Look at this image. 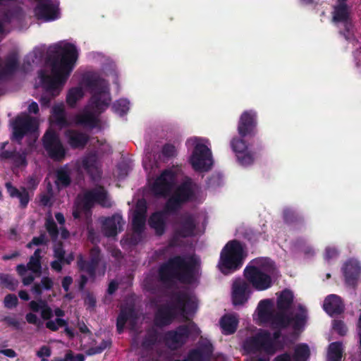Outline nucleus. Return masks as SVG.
Returning <instances> with one entry per match:
<instances>
[{"label":"nucleus","mask_w":361,"mask_h":361,"mask_svg":"<svg viewBox=\"0 0 361 361\" xmlns=\"http://www.w3.org/2000/svg\"><path fill=\"white\" fill-rule=\"evenodd\" d=\"M78 57V50L73 44H67L63 47L57 46L51 51L47 63L50 65L51 75L43 69L38 73L42 87L44 90L39 99L42 107H49L51 100L59 94L61 87L71 75Z\"/></svg>","instance_id":"nucleus-1"},{"label":"nucleus","mask_w":361,"mask_h":361,"mask_svg":"<svg viewBox=\"0 0 361 361\" xmlns=\"http://www.w3.org/2000/svg\"><path fill=\"white\" fill-rule=\"evenodd\" d=\"M85 82L92 93L88 105L91 110L85 109L76 115L75 123L94 129L99 126V116L109 106L111 99L107 83L103 78L92 74L86 77Z\"/></svg>","instance_id":"nucleus-2"},{"label":"nucleus","mask_w":361,"mask_h":361,"mask_svg":"<svg viewBox=\"0 0 361 361\" xmlns=\"http://www.w3.org/2000/svg\"><path fill=\"white\" fill-rule=\"evenodd\" d=\"M197 261L192 256L175 255L162 263L158 269L159 281L172 288L176 281L192 284L196 279Z\"/></svg>","instance_id":"nucleus-3"},{"label":"nucleus","mask_w":361,"mask_h":361,"mask_svg":"<svg viewBox=\"0 0 361 361\" xmlns=\"http://www.w3.org/2000/svg\"><path fill=\"white\" fill-rule=\"evenodd\" d=\"M170 303L158 306L154 316L153 324L155 327L164 328L169 326L176 318L178 314L185 317L195 312L197 304L189 293L176 290L170 293Z\"/></svg>","instance_id":"nucleus-4"},{"label":"nucleus","mask_w":361,"mask_h":361,"mask_svg":"<svg viewBox=\"0 0 361 361\" xmlns=\"http://www.w3.org/2000/svg\"><path fill=\"white\" fill-rule=\"evenodd\" d=\"M242 348L249 355L272 356L277 353L276 343L271 338V332L265 329H259L247 337L243 341Z\"/></svg>","instance_id":"nucleus-5"},{"label":"nucleus","mask_w":361,"mask_h":361,"mask_svg":"<svg viewBox=\"0 0 361 361\" xmlns=\"http://www.w3.org/2000/svg\"><path fill=\"white\" fill-rule=\"evenodd\" d=\"M257 311L259 322L269 325L271 329L283 330L290 325V315L287 312L273 310L270 299L260 300Z\"/></svg>","instance_id":"nucleus-6"},{"label":"nucleus","mask_w":361,"mask_h":361,"mask_svg":"<svg viewBox=\"0 0 361 361\" xmlns=\"http://www.w3.org/2000/svg\"><path fill=\"white\" fill-rule=\"evenodd\" d=\"M244 249L238 240L228 241L221 250L219 268L222 273L228 274L239 269L243 263Z\"/></svg>","instance_id":"nucleus-7"},{"label":"nucleus","mask_w":361,"mask_h":361,"mask_svg":"<svg viewBox=\"0 0 361 361\" xmlns=\"http://www.w3.org/2000/svg\"><path fill=\"white\" fill-rule=\"evenodd\" d=\"M195 184L191 178H188L182 182L176 189L173 194L167 200L164 212L169 214L177 213L182 206L195 197Z\"/></svg>","instance_id":"nucleus-8"},{"label":"nucleus","mask_w":361,"mask_h":361,"mask_svg":"<svg viewBox=\"0 0 361 361\" xmlns=\"http://www.w3.org/2000/svg\"><path fill=\"white\" fill-rule=\"evenodd\" d=\"M96 204L104 208H110L112 206L108 192L102 185L87 190L83 194L81 199V209L87 219L91 217L92 209Z\"/></svg>","instance_id":"nucleus-9"},{"label":"nucleus","mask_w":361,"mask_h":361,"mask_svg":"<svg viewBox=\"0 0 361 361\" xmlns=\"http://www.w3.org/2000/svg\"><path fill=\"white\" fill-rule=\"evenodd\" d=\"M197 326L192 325L181 324L175 329L169 330L161 336V342L164 345L172 351L180 349L188 341V338L195 331Z\"/></svg>","instance_id":"nucleus-10"},{"label":"nucleus","mask_w":361,"mask_h":361,"mask_svg":"<svg viewBox=\"0 0 361 361\" xmlns=\"http://www.w3.org/2000/svg\"><path fill=\"white\" fill-rule=\"evenodd\" d=\"M194 149L190 157V163L196 171H208L213 165L212 154L210 149L195 137L193 140Z\"/></svg>","instance_id":"nucleus-11"},{"label":"nucleus","mask_w":361,"mask_h":361,"mask_svg":"<svg viewBox=\"0 0 361 361\" xmlns=\"http://www.w3.org/2000/svg\"><path fill=\"white\" fill-rule=\"evenodd\" d=\"M42 141L45 151L51 159L56 161H61L64 159L66 151L59 134L54 130L51 128L47 130Z\"/></svg>","instance_id":"nucleus-12"},{"label":"nucleus","mask_w":361,"mask_h":361,"mask_svg":"<svg viewBox=\"0 0 361 361\" xmlns=\"http://www.w3.org/2000/svg\"><path fill=\"white\" fill-rule=\"evenodd\" d=\"M176 180L175 172L170 169H164L152 183L150 190L157 197H166L171 193Z\"/></svg>","instance_id":"nucleus-13"},{"label":"nucleus","mask_w":361,"mask_h":361,"mask_svg":"<svg viewBox=\"0 0 361 361\" xmlns=\"http://www.w3.org/2000/svg\"><path fill=\"white\" fill-rule=\"evenodd\" d=\"M13 133L11 139L20 143L25 135L36 132L38 123L30 116H18L12 122Z\"/></svg>","instance_id":"nucleus-14"},{"label":"nucleus","mask_w":361,"mask_h":361,"mask_svg":"<svg viewBox=\"0 0 361 361\" xmlns=\"http://www.w3.org/2000/svg\"><path fill=\"white\" fill-rule=\"evenodd\" d=\"M102 255L98 246H94L90 250L89 259H85L82 255L77 257V267L80 271L85 272L90 279L94 281L96 279V271L102 261Z\"/></svg>","instance_id":"nucleus-15"},{"label":"nucleus","mask_w":361,"mask_h":361,"mask_svg":"<svg viewBox=\"0 0 361 361\" xmlns=\"http://www.w3.org/2000/svg\"><path fill=\"white\" fill-rule=\"evenodd\" d=\"M244 276L247 281L257 290H264L272 286L271 276L255 266H247Z\"/></svg>","instance_id":"nucleus-16"},{"label":"nucleus","mask_w":361,"mask_h":361,"mask_svg":"<svg viewBox=\"0 0 361 361\" xmlns=\"http://www.w3.org/2000/svg\"><path fill=\"white\" fill-rule=\"evenodd\" d=\"M257 114L252 110L245 111L240 116L238 132L240 137H253L257 133Z\"/></svg>","instance_id":"nucleus-17"},{"label":"nucleus","mask_w":361,"mask_h":361,"mask_svg":"<svg viewBox=\"0 0 361 361\" xmlns=\"http://www.w3.org/2000/svg\"><path fill=\"white\" fill-rule=\"evenodd\" d=\"M243 138L233 137L231 141V147L239 164L247 166L253 164L255 158L253 154L248 150V146Z\"/></svg>","instance_id":"nucleus-18"},{"label":"nucleus","mask_w":361,"mask_h":361,"mask_svg":"<svg viewBox=\"0 0 361 361\" xmlns=\"http://www.w3.org/2000/svg\"><path fill=\"white\" fill-rule=\"evenodd\" d=\"M251 293L249 283L243 279L235 280L232 285L231 299L234 306L243 305L247 302Z\"/></svg>","instance_id":"nucleus-19"},{"label":"nucleus","mask_w":361,"mask_h":361,"mask_svg":"<svg viewBox=\"0 0 361 361\" xmlns=\"http://www.w3.org/2000/svg\"><path fill=\"white\" fill-rule=\"evenodd\" d=\"M175 235L180 238L192 237L195 235L197 222L194 216L189 213L181 214L177 221Z\"/></svg>","instance_id":"nucleus-20"},{"label":"nucleus","mask_w":361,"mask_h":361,"mask_svg":"<svg viewBox=\"0 0 361 361\" xmlns=\"http://www.w3.org/2000/svg\"><path fill=\"white\" fill-rule=\"evenodd\" d=\"M27 152L26 149L17 151L16 149L11 151H5L1 154L2 161H9L12 166V170L25 168L27 166Z\"/></svg>","instance_id":"nucleus-21"},{"label":"nucleus","mask_w":361,"mask_h":361,"mask_svg":"<svg viewBox=\"0 0 361 361\" xmlns=\"http://www.w3.org/2000/svg\"><path fill=\"white\" fill-rule=\"evenodd\" d=\"M342 269L345 283L349 286L355 287L361 274V267L359 262L350 259L345 263Z\"/></svg>","instance_id":"nucleus-22"},{"label":"nucleus","mask_w":361,"mask_h":361,"mask_svg":"<svg viewBox=\"0 0 361 361\" xmlns=\"http://www.w3.org/2000/svg\"><path fill=\"white\" fill-rule=\"evenodd\" d=\"M64 135L72 149H83L90 140L87 134L77 130L68 129L66 130Z\"/></svg>","instance_id":"nucleus-23"},{"label":"nucleus","mask_w":361,"mask_h":361,"mask_svg":"<svg viewBox=\"0 0 361 361\" xmlns=\"http://www.w3.org/2000/svg\"><path fill=\"white\" fill-rule=\"evenodd\" d=\"M123 220L120 214H115L107 217L102 223L104 234L107 237H114L117 235L118 231H121Z\"/></svg>","instance_id":"nucleus-24"},{"label":"nucleus","mask_w":361,"mask_h":361,"mask_svg":"<svg viewBox=\"0 0 361 361\" xmlns=\"http://www.w3.org/2000/svg\"><path fill=\"white\" fill-rule=\"evenodd\" d=\"M19 68L18 56L16 53L9 54L5 58L3 67L0 68V82L12 76Z\"/></svg>","instance_id":"nucleus-25"},{"label":"nucleus","mask_w":361,"mask_h":361,"mask_svg":"<svg viewBox=\"0 0 361 361\" xmlns=\"http://www.w3.org/2000/svg\"><path fill=\"white\" fill-rule=\"evenodd\" d=\"M324 310L330 316L341 314L344 310V306L341 298L334 294L328 295L323 304Z\"/></svg>","instance_id":"nucleus-26"},{"label":"nucleus","mask_w":361,"mask_h":361,"mask_svg":"<svg viewBox=\"0 0 361 361\" xmlns=\"http://www.w3.org/2000/svg\"><path fill=\"white\" fill-rule=\"evenodd\" d=\"M5 187L11 197L19 200V207L21 209H25L27 207L30 197L26 188L20 187V189H18L11 182L6 183Z\"/></svg>","instance_id":"nucleus-27"},{"label":"nucleus","mask_w":361,"mask_h":361,"mask_svg":"<svg viewBox=\"0 0 361 361\" xmlns=\"http://www.w3.org/2000/svg\"><path fill=\"white\" fill-rule=\"evenodd\" d=\"M161 336L156 328L148 329L141 342V347L146 351L152 350L156 344L161 341Z\"/></svg>","instance_id":"nucleus-28"},{"label":"nucleus","mask_w":361,"mask_h":361,"mask_svg":"<svg viewBox=\"0 0 361 361\" xmlns=\"http://www.w3.org/2000/svg\"><path fill=\"white\" fill-rule=\"evenodd\" d=\"M82 166L91 179L97 180L100 177V171L97 166V157L95 154L85 157L82 161Z\"/></svg>","instance_id":"nucleus-29"},{"label":"nucleus","mask_w":361,"mask_h":361,"mask_svg":"<svg viewBox=\"0 0 361 361\" xmlns=\"http://www.w3.org/2000/svg\"><path fill=\"white\" fill-rule=\"evenodd\" d=\"M164 212H156L149 218L148 224L149 226L155 231L157 235H162L166 231V218Z\"/></svg>","instance_id":"nucleus-30"},{"label":"nucleus","mask_w":361,"mask_h":361,"mask_svg":"<svg viewBox=\"0 0 361 361\" xmlns=\"http://www.w3.org/2000/svg\"><path fill=\"white\" fill-rule=\"evenodd\" d=\"M51 122L60 128L69 126L63 104L54 105L51 109Z\"/></svg>","instance_id":"nucleus-31"},{"label":"nucleus","mask_w":361,"mask_h":361,"mask_svg":"<svg viewBox=\"0 0 361 361\" xmlns=\"http://www.w3.org/2000/svg\"><path fill=\"white\" fill-rule=\"evenodd\" d=\"M213 354V346L211 343H205L196 349L190 351V357L192 361H210Z\"/></svg>","instance_id":"nucleus-32"},{"label":"nucleus","mask_w":361,"mask_h":361,"mask_svg":"<svg viewBox=\"0 0 361 361\" xmlns=\"http://www.w3.org/2000/svg\"><path fill=\"white\" fill-rule=\"evenodd\" d=\"M332 20L334 23H343V24L352 22L350 8L348 4H338L334 7Z\"/></svg>","instance_id":"nucleus-33"},{"label":"nucleus","mask_w":361,"mask_h":361,"mask_svg":"<svg viewBox=\"0 0 361 361\" xmlns=\"http://www.w3.org/2000/svg\"><path fill=\"white\" fill-rule=\"evenodd\" d=\"M293 300V293L290 290L285 288L278 295L276 299V309L278 310L288 312L292 307Z\"/></svg>","instance_id":"nucleus-34"},{"label":"nucleus","mask_w":361,"mask_h":361,"mask_svg":"<svg viewBox=\"0 0 361 361\" xmlns=\"http://www.w3.org/2000/svg\"><path fill=\"white\" fill-rule=\"evenodd\" d=\"M219 324L223 334L231 335L237 330L238 320L233 315L225 314L221 318Z\"/></svg>","instance_id":"nucleus-35"},{"label":"nucleus","mask_w":361,"mask_h":361,"mask_svg":"<svg viewBox=\"0 0 361 361\" xmlns=\"http://www.w3.org/2000/svg\"><path fill=\"white\" fill-rule=\"evenodd\" d=\"M71 183V171L66 166H62L56 171L55 185L59 190L68 187Z\"/></svg>","instance_id":"nucleus-36"},{"label":"nucleus","mask_w":361,"mask_h":361,"mask_svg":"<svg viewBox=\"0 0 361 361\" xmlns=\"http://www.w3.org/2000/svg\"><path fill=\"white\" fill-rule=\"evenodd\" d=\"M343 357V345L341 342H333L329 346L327 361H341Z\"/></svg>","instance_id":"nucleus-37"},{"label":"nucleus","mask_w":361,"mask_h":361,"mask_svg":"<svg viewBox=\"0 0 361 361\" xmlns=\"http://www.w3.org/2000/svg\"><path fill=\"white\" fill-rule=\"evenodd\" d=\"M299 312L296 313L293 317L290 315V324H293V328L295 330L301 329L305 324L307 319V311L305 308L299 305Z\"/></svg>","instance_id":"nucleus-38"},{"label":"nucleus","mask_w":361,"mask_h":361,"mask_svg":"<svg viewBox=\"0 0 361 361\" xmlns=\"http://www.w3.org/2000/svg\"><path fill=\"white\" fill-rule=\"evenodd\" d=\"M134 315L133 309L121 310L116 319V329L118 334H121L127 321Z\"/></svg>","instance_id":"nucleus-39"},{"label":"nucleus","mask_w":361,"mask_h":361,"mask_svg":"<svg viewBox=\"0 0 361 361\" xmlns=\"http://www.w3.org/2000/svg\"><path fill=\"white\" fill-rule=\"evenodd\" d=\"M310 355L309 346L305 343H302L296 346L293 357L295 361H306Z\"/></svg>","instance_id":"nucleus-40"},{"label":"nucleus","mask_w":361,"mask_h":361,"mask_svg":"<svg viewBox=\"0 0 361 361\" xmlns=\"http://www.w3.org/2000/svg\"><path fill=\"white\" fill-rule=\"evenodd\" d=\"M18 285V281L11 275L0 273V286L10 290H15Z\"/></svg>","instance_id":"nucleus-41"},{"label":"nucleus","mask_w":361,"mask_h":361,"mask_svg":"<svg viewBox=\"0 0 361 361\" xmlns=\"http://www.w3.org/2000/svg\"><path fill=\"white\" fill-rule=\"evenodd\" d=\"M146 222V216L140 214H133L132 219V229L135 233L141 234L144 229Z\"/></svg>","instance_id":"nucleus-42"},{"label":"nucleus","mask_w":361,"mask_h":361,"mask_svg":"<svg viewBox=\"0 0 361 361\" xmlns=\"http://www.w3.org/2000/svg\"><path fill=\"white\" fill-rule=\"evenodd\" d=\"M82 95L83 92L80 87L71 88L68 92L66 102L71 107H74Z\"/></svg>","instance_id":"nucleus-43"},{"label":"nucleus","mask_w":361,"mask_h":361,"mask_svg":"<svg viewBox=\"0 0 361 361\" xmlns=\"http://www.w3.org/2000/svg\"><path fill=\"white\" fill-rule=\"evenodd\" d=\"M283 220L286 224L302 222L303 218L295 211L290 209H286L283 212Z\"/></svg>","instance_id":"nucleus-44"},{"label":"nucleus","mask_w":361,"mask_h":361,"mask_svg":"<svg viewBox=\"0 0 361 361\" xmlns=\"http://www.w3.org/2000/svg\"><path fill=\"white\" fill-rule=\"evenodd\" d=\"M45 228L49 233L51 239L56 241L59 237V229L56 224L52 218H47L45 221Z\"/></svg>","instance_id":"nucleus-45"},{"label":"nucleus","mask_w":361,"mask_h":361,"mask_svg":"<svg viewBox=\"0 0 361 361\" xmlns=\"http://www.w3.org/2000/svg\"><path fill=\"white\" fill-rule=\"evenodd\" d=\"M344 25V30L339 31V34L344 37V38L348 42H353L355 40L353 29V24L352 22L347 23Z\"/></svg>","instance_id":"nucleus-46"},{"label":"nucleus","mask_w":361,"mask_h":361,"mask_svg":"<svg viewBox=\"0 0 361 361\" xmlns=\"http://www.w3.org/2000/svg\"><path fill=\"white\" fill-rule=\"evenodd\" d=\"M28 270L35 274L37 276H40L42 274V263L39 259H35L33 257H30L27 264Z\"/></svg>","instance_id":"nucleus-47"},{"label":"nucleus","mask_w":361,"mask_h":361,"mask_svg":"<svg viewBox=\"0 0 361 361\" xmlns=\"http://www.w3.org/2000/svg\"><path fill=\"white\" fill-rule=\"evenodd\" d=\"M113 108L120 116H123L129 109L128 102L126 99H119L114 104Z\"/></svg>","instance_id":"nucleus-48"},{"label":"nucleus","mask_w":361,"mask_h":361,"mask_svg":"<svg viewBox=\"0 0 361 361\" xmlns=\"http://www.w3.org/2000/svg\"><path fill=\"white\" fill-rule=\"evenodd\" d=\"M18 304V300L14 294H7L4 300V307L7 309H13Z\"/></svg>","instance_id":"nucleus-49"},{"label":"nucleus","mask_w":361,"mask_h":361,"mask_svg":"<svg viewBox=\"0 0 361 361\" xmlns=\"http://www.w3.org/2000/svg\"><path fill=\"white\" fill-rule=\"evenodd\" d=\"M161 152L163 156L166 158L174 157L177 154L176 147L169 143H166L162 147Z\"/></svg>","instance_id":"nucleus-50"},{"label":"nucleus","mask_w":361,"mask_h":361,"mask_svg":"<svg viewBox=\"0 0 361 361\" xmlns=\"http://www.w3.org/2000/svg\"><path fill=\"white\" fill-rule=\"evenodd\" d=\"M147 210V202H146L145 200H144V199L139 200L136 203L135 209L133 212V214H137V215L140 214L142 216H146Z\"/></svg>","instance_id":"nucleus-51"},{"label":"nucleus","mask_w":361,"mask_h":361,"mask_svg":"<svg viewBox=\"0 0 361 361\" xmlns=\"http://www.w3.org/2000/svg\"><path fill=\"white\" fill-rule=\"evenodd\" d=\"M333 328L341 336H345L348 331L347 326L341 320H335Z\"/></svg>","instance_id":"nucleus-52"},{"label":"nucleus","mask_w":361,"mask_h":361,"mask_svg":"<svg viewBox=\"0 0 361 361\" xmlns=\"http://www.w3.org/2000/svg\"><path fill=\"white\" fill-rule=\"evenodd\" d=\"M65 250L61 242L58 243L54 247V257L59 260H63L65 257Z\"/></svg>","instance_id":"nucleus-53"},{"label":"nucleus","mask_w":361,"mask_h":361,"mask_svg":"<svg viewBox=\"0 0 361 361\" xmlns=\"http://www.w3.org/2000/svg\"><path fill=\"white\" fill-rule=\"evenodd\" d=\"M42 309L41 310V317L44 320L50 319L53 317V312L50 307L48 306L46 301H42Z\"/></svg>","instance_id":"nucleus-54"},{"label":"nucleus","mask_w":361,"mask_h":361,"mask_svg":"<svg viewBox=\"0 0 361 361\" xmlns=\"http://www.w3.org/2000/svg\"><path fill=\"white\" fill-rule=\"evenodd\" d=\"M48 242L49 240L44 232L41 233L37 237H33L32 239V243L34 244L35 246L47 245Z\"/></svg>","instance_id":"nucleus-55"},{"label":"nucleus","mask_w":361,"mask_h":361,"mask_svg":"<svg viewBox=\"0 0 361 361\" xmlns=\"http://www.w3.org/2000/svg\"><path fill=\"white\" fill-rule=\"evenodd\" d=\"M85 305L87 306V309L94 310L96 307V298L90 293H88L84 299Z\"/></svg>","instance_id":"nucleus-56"},{"label":"nucleus","mask_w":361,"mask_h":361,"mask_svg":"<svg viewBox=\"0 0 361 361\" xmlns=\"http://www.w3.org/2000/svg\"><path fill=\"white\" fill-rule=\"evenodd\" d=\"M274 331L271 334V338L276 343L277 352L283 349L284 345L281 341H278V339L281 336V330L279 329H274Z\"/></svg>","instance_id":"nucleus-57"},{"label":"nucleus","mask_w":361,"mask_h":361,"mask_svg":"<svg viewBox=\"0 0 361 361\" xmlns=\"http://www.w3.org/2000/svg\"><path fill=\"white\" fill-rule=\"evenodd\" d=\"M338 250L335 247H327L325 250V259L330 260L338 256Z\"/></svg>","instance_id":"nucleus-58"},{"label":"nucleus","mask_w":361,"mask_h":361,"mask_svg":"<svg viewBox=\"0 0 361 361\" xmlns=\"http://www.w3.org/2000/svg\"><path fill=\"white\" fill-rule=\"evenodd\" d=\"M42 301H44V300H42L40 298H39L38 301L32 300L29 303V307L30 310L35 312H38L39 310L42 309V304L41 303Z\"/></svg>","instance_id":"nucleus-59"},{"label":"nucleus","mask_w":361,"mask_h":361,"mask_svg":"<svg viewBox=\"0 0 361 361\" xmlns=\"http://www.w3.org/2000/svg\"><path fill=\"white\" fill-rule=\"evenodd\" d=\"M39 185V180L35 176H30L27 179V186L30 190H35Z\"/></svg>","instance_id":"nucleus-60"},{"label":"nucleus","mask_w":361,"mask_h":361,"mask_svg":"<svg viewBox=\"0 0 361 361\" xmlns=\"http://www.w3.org/2000/svg\"><path fill=\"white\" fill-rule=\"evenodd\" d=\"M51 348L47 345H42L39 350L37 352V356L39 357H49L51 356Z\"/></svg>","instance_id":"nucleus-61"},{"label":"nucleus","mask_w":361,"mask_h":361,"mask_svg":"<svg viewBox=\"0 0 361 361\" xmlns=\"http://www.w3.org/2000/svg\"><path fill=\"white\" fill-rule=\"evenodd\" d=\"M40 284L42 288L45 290H51L53 288L54 282L51 278L48 276H44L41 280Z\"/></svg>","instance_id":"nucleus-62"},{"label":"nucleus","mask_w":361,"mask_h":361,"mask_svg":"<svg viewBox=\"0 0 361 361\" xmlns=\"http://www.w3.org/2000/svg\"><path fill=\"white\" fill-rule=\"evenodd\" d=\"M25 319L27 323L38 325L39 324V320L36 314L32 312H29L25 315Z\"/></svg>","instance_id":"nucleus-63"},{"label":"nucleus","mask_w":361,"mask_h":361,"mask_svg":"<svg viewBox=\"0 0 361 361\" xmlns=\"http://www.w3.org/2000/svg\"><path fill=\"white\" fill-rule=\"evenodd\" d=\"M73 283V279L70 276H64L61 281V285L63 290L68 292L70 289V286Z\"/></svg>","instance_id":"nucleus-64"}]
</instances>
